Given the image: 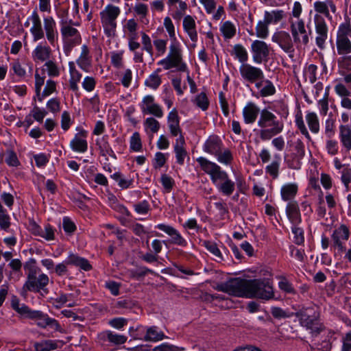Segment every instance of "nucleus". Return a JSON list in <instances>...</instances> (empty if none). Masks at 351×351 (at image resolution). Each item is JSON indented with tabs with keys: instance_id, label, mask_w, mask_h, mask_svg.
<instances>
[{
	"instance_id": "f257e3e1",
	"label": "nucleus",
	"mask_w": 351,
	"mask_h": 351,
	"mask_svg": "<svg viewBox=\"0 0 351 351\" xmlns=\"http://www.w3.org/2000/svg\"><path fill=\"white\" fill-rule=\"evenodd\" d=\"M197 162L201 169L209 176L213 184L219 193L224 196H230L235 191V182L230 178L227 171L216 162L204 157H199Z\"/></svg>"
},
{
	"instance_id": "f03ea898",
	"label": "nucleus",
	"mask_w": 351,
	"mask_h": 351,
	"mask_svg": "<svg viewBox=\"0 0 351 351\" xmlns=\"http://www.w3.org/2000/svg\"><path fill=\"white\" fill-rule=\"evenodd\" d=\"M29 20L32 23L29 32L34 42L43 40L45 36L50 45H53L55 44L58 40V33L56 22L52 16L43 17V27L37 11H33L32 15L29 17Z\"/></svg>"
},
{
	"instance_id": "7ed1b4c3",
	"label": "nucleus",
	"mask_w": 351,
	"mask_h": 351,
	"mask_svg": "<svg viewBox=\"0 0 351 351\" xmlns=\"http://www.w3.org/2000/svg\"><path fill=\"white\" fill-rule=\"evenodd\" d=\"M259 130H254L260 139L266 141L280 134L284 129V123L271 112L269 108L261 110V115L257 121Z\"/></svg>"
},
{
	"instance_id": "20e7f679",
	"label": "nucleus",
	"mask_w": 351,
	"mask_h": 351,
	"mask_svg": "<svg viewBox=\"0 0 351 351\" xmlns=\"http://www.w3.org/2000/svg\"><path fill=\"white\" fill-rule=\"evenodd\" d=\"M215 289L235 297L265 300L278 298L275 297L273 287H215Z\"/></svg>"
},
{
	"instance_id": "39448f33",
	"label": "nucleus",
	"mask_w": 351,
	"mask_h": 351,
	"mask_svg": "<svg viewBox=\"0 0 351 351\" xmlns=\"http://www.w3.org/2000/svg\"><path fill=\"white\" fill-rule=\"evenodd\" d=\"M121 14V10L118 6L112 4L107 5L100 12L101 23L104 34L108 38H113L116 36L117 27V19Z\"/></svg>"
},
{
	"instance_id": "423d86ee",
	"label": "nucleus",
	"mask_w": 351,
	"mask_h": 351,
	"mask_svg": "<svg viewBox=\"0 0 351 351\" xmlns=\"http://www.w3.org/2000/svg\"><path fill=\"white\" fill-rule=\"evenodd\" d=\"M351 25L346 21L339 25L336 39L337 51L339 55H348L351 53Z\"/></svg>"
},
{
	"instance_id": "0eeeda50",
	"label": "nucleus",
	"mask_w": 351,
	"mask_h": 351,
	"mask_svg": "<svg viewBox=\"0 0 351 351\" xmlns=\"http://www.w3.org/2000/svg\"><path fill=\"white\" fill-rule=\"evenodd\" d=\"M252 277L254 276L244 273L240 277L231 279L230 285H270L273 283L272 275L268 269L260 270L258 278L252 279Z\"/></svg>"
},
{
	"instance_id": "6e6552de",
	"label": "nucleus",
	"mask_w": 351,
	"mask_h": 351,
	"mask_svg": "<svg viewBox=\"0 0 351 351\" xmlns=\"http://www.w3.org/2000/svg\"><path fill=\"white\" fill-rule=\"evenodd\" d=\"M60 33L65 52H70L75 46L82 42L80 32L67 22L61 23Z\"/></svg>"
},
{
	"instance_id": "1a4fd4ad",
	"label": "nucleus",
	"mask_w": 351,
	"mask_h": 351,
	"mask_svg": "<svg viewBox=\"0 0 351 351\" xmlns=\"http://www.w3.org/2000/svg\"><path fill=\"white\" fill-rule=\"evenodd\" d=\"M24 269L27 275V282L25 285H47L49 277L47 274L40 273L36 266V261L31 258L24 265Z\"/></svg>"
},
{
	"instance_id": "9d476101",
	"label": "nucleus",
	"mask_w": 351,
	"mask_h": 351,
	"mask_svg": "<svg viewBox=\"0 0 351 351\" xmlns=\"http://www.w3.org/2000/svg\"><path fill=\"white\" fill-rule=\"evenodd\" d=\"M313 9L315 12L313 21L317 18L318 21H329L333 20V15L336 14L337 8L333 0H318L313 3Z\"/></svg>"
},
{
	"instance_id": "9b49d317",
	"label": "nucleus",
	"mask_w": 351,
	"mask_h": 351,
	"mask_svg": "<svg viewBox=\"0 0 351 351\" xmlns=\"http://www.w3.org/2000/svg\"><path fill=\"white\" fill-rule=\"evenodd\" d=\"M350 230L345 224L340 225L336 228L331 235L332 247L335 254H341L346 250L345 242L349 239Z\"/></svg>"
},
{
	"instance_id": "f8f14e48",
	"label": "nucleus",
	"mask_w": 351,
	"mask_h": 351,
	"mask_svg": "<svg viewBox=\"0 0 351 351\" xmlns=\"http://www.w3.org/2000/svg\"><path fill=\"white\" fill-rule=\"evenodd\" d=\"M290 31L295 44H302L306 46L309 43L308 34L305 27V23L302 19L296 21H290Z\"/></svg>"
},
{
	"instance_id": "ddd939ff",
	"label": "nucleus",
	"mask_w": 351,
	"mask_h": 351,
	"mask_svg": "<svg viewBox=\"0 0 351 351\" xmlns=\"http://www.w3.org/2000/svg\"><path fill=\"white\" fill-rule=\"evenodd\" d=\"M239 73L244 82L253 84L264 80V73L261 68L254 66L249 63L241 64Z\"/></svg>"
},
{
	"instance_id": "4468645a",
	"label": "nucleus",
	"mask_w": 351,
	"mask_h": 351,
	"mask_svg": "<svg viewBox=\"0 0 351 351\" xmlns=\"http://www.w3.org/2000/svg\"><path fill=\"white\" fill-rule=\"evenodd\" d=\"M271 40L277 43L285 53H289L290 57H293L295 51L294 42L288 32L282 30L276 32L273 34Z\"/></svg>"
},
{
	"instance_id": "2eb2a0df",
	"label": "nucleus",
	"mask_w": 351,
	"mask_h": 351,
	"mask_svg": "<svg viewBox=\"0 0 351 351\" xmlns=\"http://www.w3.org/2000/svg\"><path fill=\"white\" fill-rule=\"evenodd\" d=\"M253 61L256 64L266 62L269 55V47L264 41L256 40L251 45Z\"/></svg>"
},
{
	"instance_id": "dca6fc26",
	"label": "nucleus",
	"mask_w": 351,
	"mask_h": 351,
	"mask_svg": "<svg viewBox=\"0 0 351 351\" xmlns=\"http://www.w3.org/2000/svg\"><path fill=\"white\" fill-rule=\"evenodd\" d=\"M314 21L315 31V44L317 47L323 50L326 47V43L328 37V27L326 21H318L316 18Z\"/></svg>"
},
{
	"instance_id": "f3484780",
	"label": "nucleus",
	"mask_w": 351,
	"mask_h": 351,
	"mask_svg": "<svg viewBox=\"0 0 351 351\" xmlns=\"http://www.w3.org/2000/svg\"><path fill=\"white\" fill-rule=\"evenodd\" d=\"M261 110L254 102L249 101L243 107L242 115L245 124H253L261 115Z\"/></svg>"
},
{
	"instance_id": "a211bd4d",
	"label": "nucleus",
	"mask_w": 351,
	"mask_h": 351,
	"mask_svg": "<svg viewBox=\"0 0 351 351\" xmlns=\"http://www.w3.org/2000/svg\"><path fill=\"white\" fill-rule=\"evenodd\" d=\"M51 53V47L45 42L36 46L32 52V58L34 62L43 63L50 59Z\"/></svg>"
},
{
	"instance_id": "6ab92c4d",
	"label": "nucleus",
	"mask_w": 351,
	"mask_h": 351,
	"mask_svg": "<svg viewBox=\"0 0 351 351\" xmlns=\"http://www.w3.org/2000/svg\"><path fill=\"white\" fill-rule=\"evenodd\" d=\"M156 228L165 232L166 234L170 236L171 237L172 243L182 247H185L187 245V241L186 239L173 226L164 223H159L156 226Z\"/></svg>"
},
{
	"instance_id": "aec40b11",
	"label": "nucleus",
	"mask_w": 351,
	"mask_h": 351,
	"mask_svg": "<svg viewBox=\"0 0 351 351\" xmlns=\"http://www.w3.org/2000/svg\"><path fill=\"white\" fill-rule=\"evenodd\" d=\"M87 132L81 130L77 133L70 142V147L73 151L78 153H84L88 149V142L86 140Z\"/></svg>"
},
{
	"instance_id": "412c9836",
	"label": "nucleus",
	"mask_w": 351,
	"mask_h": 351,
	"mask_svg": "<svg viewBox=\"0 0 351 351\" xmlns=\"http://www.w3.org/2000/svg\"><path fill=\"white\" fill-rule=\"evenodd\" d=\"M167 57L180 64L179 71L186 72L187 71V66L182 61V49L177 40H171Z\"/></svg>"
},
{
	"instance_id": "4be33fe9",
	"label": "nucleus",
	"mask_w": 351,
	"mask_h": 351,
	"mask_svg": "<svg viewBox=\"0 0 351 351\" xmlns=\"http://www.w3.org/2000/svg\"><path fill=\"white\" fill-rule=\"evenodd\" d=\"M295 315L299 318L301 324L310 329L313 335H317L322 330V328L316 319L302 312L296 313Z\"/></svg>"
},
{
	"instance_id": "5701e85b",
	"label": "nucleus",
	"mask_w": 351,
	"mask_h": 351,
	"mask_svg": "<svg viewBox=\"0 0 351 351\" xmlns=\"http://www.w3.org/2000/svg\"><path fill=\"white\" fill-rule=\"evenodd\" d=\"M167 125L173 136H183L180 125V117L176 108H173L167 115Z\"/></svg>"
},
{
	"instance_id": "b1692460",
	"label": "nucleus",
	"mask_w": 351,
	"mask_h": 351,
	"mask_svg": "<svg viewBox=\"0 0 351 351\" xmlns=\"http://www.w3.org/2000/svg\"><path fill=\"white\" fill-rule=\"evenodd\" d=\"M223 147L221 139L217 135H211L205 141L203 149L205 152L215 156Z\"/></svg>"
},
{
	"instance_id": "393cba45",
	"label": "nucleus",
	"mask_w": 351,
	"mask_h": 351,
	"mask_svg": "<svg viewBox=\"0 0 351 351\" xmlns=\"http://www.w3.org/2000/svg\"><path fill=\"white\" fill-rule=\"evenodd\" d=\"M286 214L293 226L298 225L301 223V214L298 204L295 201H291L287 204Z\"/></svg>"
},
{
	"instance_id": "a878e982",
	"label": "nucleus",
	"mask_w": 351,
	"mask_h": 351,
	"mask_svg": "<svg viewBox=\"0 0 351 351\" xmlns=\"http://www.w3.org/2000/svg\"><path fill=\"white\" fill-rule=\"evenodd\" d=\"M183 28L193 42L195 43L197 41L196 23L192 16L186 15L184 17Z\"/></svg>"
},
{
	"instance_id": "bb28decb",
	"label": "nucleus",
	"mask_w": 351,
	"mask_h": 351,
	"mask_svg": "<svg viewBox=\"0 0 351 351\" xmlns=\"http://www.w3.org/2000/svg\"><path fill=\"white\" fill-rule=\"evenodd\" d=\"M184 136H180L176 140V143L173 146L176 162L180 165L184 164V158L187 156V152L184 148Z\"/></svg>"
},
{
	"instance_id": "cd10ccee",
	"label": "nucleus",
	"mask_w": 351,
	"mask_h": 351,
	"mask_svg": "<svg viewBox=\"0 0 351 351\" xmlns=\"http://www.w3.org/2000/svg\"><path fill=\"white\" fill-rule=\"evenodd\" d=\"M339 130V138L341 145L347 152H349L351 150V126L340 125Z\"/></svg>"
},
{
	"instance_id": "c85d7f7f",
	"label": "nucleus",
	"mask_w": 351,
	"mask_h": 351,
	"mask_svg": "<svg viewBox=\"0 0 351 351\" xmlns=\"http://www.w3.org/2000/svg\"><path fill=\"white\" fill-rule=\"evenodd\" d=\"M77 65L84 71L88 72L91 66L92 57L87 45H84L81 48V53L77 60Z\"/></svg>"
},
{
	"instance_id": "c756f323",
	"label": "nucleus",
	"mask_w": 351,
	"mask_h": 351,
	"mask_svg": "<svg viewBox=\"0 0 351 351\" xmlns=\"http://www.w3.org/2000/svg\"><path fill=\"white\" fill-rule=\"evenodd\" d=\"M101 339L107 341L110 343L114 346H119L126 342L128 338L123 335L114 333L110 330H106L100 335Z\"/></svg>"
},
{
	"instance_id": "7c9ffc66",
	"label": "nucleus",
	"mask_w": 351,
	"mask_h": 351,
	"mask_svg": "<svg viewBox=\"0 0 351 351\" xmlns=\"http://www.w3.org/2000/svg\"><path fill=\"white\" fill-rule=\"evenodd\" d=\"M66 263H68L69 265H72L78 267L84 271H89L92 268L91 265L87 259L73 253L69 254L66 258Z\"/></svg>"
},
{
	"instance_id": "2f4dec72",
	"label": "nucleus",
	"mask_w": 351,
	"mask_h": 351,
	"mask_svg": "<svg viewBox=\"0 0 351 351\" xmlns=\"http://www.w3.org/2000/svg\"><path fill=\"white\" fill-rule=\"evenodd\" d=\"M298 186L296 183H288L283 185L280 190L281 197L284 201H290L296 195Z\"/></svg>"
},
{
	"instance_id": "473e14b6",
	"label": "nucleus",
	"mask_w": 351,
	"mask_h": 351,
	"mask_svg": "<svg viewBox=\"0 0 351 351\" xmlns=\"http://www.w3.org/2000/svg\"><path fill=\"white\" fill-rule=\"evenodd\" d=\"M69 88L77 93L79 90L78 83L81 80L82 74L75 69L73 63H69Z\"/></svg>"
},
{
	"instance_id": "72a5a7b5",
	"label": "nucleus",
	"mask_w": 351,
	"mask_h": 351,
	"mask_svg": "<svg viewBox=\"0 0 351 351\" xmlns=\"http://www.w3.org/2000/svg\"><path fill=\"white\" fill-rule=\"evenodd\" d=\"M286 17V13L282 10H274L270 12L265 11L264 19L269 24H277Z\"/></svg>"
},
{
	"instance_id": "f704fd0d",
	"label": "nucleus",
	"mask_w": 351,
	"mask_h": 351,
	"mask_svg": "<svg viewBox=\"0 0 351 351\" xmlns=\"http://www.w3.org/2000/svg\"><path fill=\"white\" fill-rule=\"evenodd\" d=\"M111 178L117 182L118 186L121 189H127L132 186L134 183L133 177H132L130 175L125 177L119 171L111 175Z\"/></svg>"
},
{
	"instance_id": "c9c22d12",
	"label": "nucleus",
	"mask_w": 351,
	"mask_h": 351,
	"mask_svg": "<svg viewBox=\"0 0 351 351\" xmlns=\"http://www.w3.org/2000/svg\"><path fill=\"white\" fill-rule=\"evenodd\" d=\"M162 69L158 68L152 73L145 81V85L153 90H156L162 83V79L159 73Z\"/></svg>"
},
{
	"instance_id": "e433bc0d",
	"label": "nucleus",
	"mask_w": 351,
	"mask_h": 351,
	"mask_svg": "<svg viewBox=\"0 0 351 351\" xmlns=\"http://www.w3.org/2000/svg\"><path fill=\"white\" fill-rule=\"evenodd\" d=\"M215 156L219 163L226 166L230 165L234 160L232 152L229 149L223 147Z\"/></svg>"
},
{
	"instance_id": "4c0bfd02",
	"label": "nucleus",
	"mask_w": 351,
	"mask_h": 351,
	"mask_svg": "<svg viewBox=\"0 0 351 351\" xmlns=\"http://www.w3.org/2000/svg\"><path fill=\"white\" fill-rule=\"evenodd\" d=\"M220 32L225 39H230L236 35L237 28L235 25L230 21H226L220 26Z\"/></svg>"
},
{
	"instance_id": "58836bf2",
	"label": "nucleus",
	"mask_w": 351,
	"mask_h": 351,
	"mask_svg": "<svg viewBox=\"0 0 351 351\" xmlns=\"http://www.w3.org/2000/svg\"><path fill=\"white\" fill-rule=\"evenodd\" d=\"M43 71L47 72L48 76L51 77H56L60 75V69L58 63L50 59L45 62Z\"/></svg>"
},
{
	"instance_id": "ea45409f",
	"label": "nucleus",
	"mask_w": 351,
	"mask_h": 351,
	"mask_svg": "<svg viewBox=\"0 0 351 351\" xmlns=\"http://www.w3.org/2000/svg\"><path fill=\"white\" fill-rule=\"evenodd\" d=\"M306 121L309 130L314 134L319 131V121L317 115L313 112H308L306 114Z\"/></svg>"
},
{
	"instance_id": "a19ab883",
	"label": "nucleus",
	"mask_w": 351,
	"mask_h": 351,
	"mask_svg": "<svg viewBox=\"0 0 351 351\" xmlns=\"http://www.w3.org/2000/svg\"><path fill=\"white\" fill-rule=\"evenodd\" d=\"M165 337L162 331H158L156 326H152L147 329V332L144 337V340L149 341H158Z\"/></svg>"
},
{
	"instance_id": "79ce46f5",
	"label": "nucleus",
	"mask_w": 351,
	"mask_h": 351,
	"mask_svg": "<svg viewBox=\"0 0 351 351\" xmlns=\"http://www.w3.org/2000/svg\"><path fill=\"white\" fill-rule=\"evenodd\" d=\"M232 55H234L242 64L247 63L248 53L245 48L241 44L234 45Z\"/></svg>"
},
{
	"instance_id": "37998d69",
	"label": "nucleus",
	"mask_w": 351,
	"mask_h": 351,
	"mask_svg": "<svg viewBox=\"0 0 351 351\" xmlns=\"http://www.w3.org/2000/svg\"><path fill=\"white\" fill-rule=\"evenodd\" d=\"M204 245L207 250L215 256L214 259L215 261L221 262L223 260V255L215 243L210 241H205L204 242Z\"/></svg>"
},
{
	"instance_id": "c03bdc74",
	"label": "nucleus",
	"mask_w": 351,
	"mask_h": 351,
	"mask_svg": "<svg viewBox=\"0 0 351 351\" xmlns=\"http://www.w3.org/2000/svg\"><path fill=\"white\" fill-rule=\"evenodd\" d=\"M37 325L41 328H45L47 326H49L56 330H58L60 328V324L57 320L50 318L43 313L42 314V316L38 317L37 319Z\"/></svg>"
},
{
	"instance_id": "a18cd8bd",
	"label": "nucleus",
	"mask_w": 351,
	"mask_h": 351,
	"mask_svg": "<svg viewBox=\"0 0 351 351\" xmlns=\"http://www.w3.org/2000/svg\"><path fill=\"white\" fill-rule=\"evenodd\" d=\"M263 83V87L258 91L259 95L262 97L274 95L276 93V88L273 83L269 80H265Z\"/></svg>"
},
{
	"instance_id": "49530a36",
	"label": "nucleus",
	"mask_w": 351,
	"mask_h": 351,
	"mask_svg": "<svg viewBox=\"0 0 351 351\" xmlns=\"http://www.w3.org/2000/svg\"><path fill=\"white\" fill-rule=\"evenodd\" d=\"M269 25L265 19L259 21L256 27V36L262 39L267 38L269 36Z\"/></svg>"
},
{
	"instance_id": "de8ad7c7",
	"label": "nucleus",
	"mask_w": 351,
	"mask_h": 351,
	"mask_svg": "<svg viewBox=\"0 0 351 351\" xmlns=\"http://www.w3.org/2000/svg\"><path fill=\"white\" fill-rule=\"evenodd\" d=\"M278 158V160L272 161L269 165H267L265 167L266 173L271 176L273 179L277 178L279 175L280 158L277 155H276L275 158Z\"/></svg>"
},
{
	"instance_id": "09e8293b",
	"label": "nucleus",
	"mask_w": 351,
	"mask_h": 351,
	"mask_svg": "<svg viewBox=\"0 0 351 351\" xmlns=\"http://www.w3.org/2000/svg\"><path fill=\"white\" fill-rule=\"evenodd\" d=\"M57 348V342L53 340H45L35 344L36 351H50Z\"/></svg>"
},
{
	"instance_id": "8fccbe9b",
	"label": "nucleus",
	"mask_w": 351,
	"mask_h": 351,
	"mask_svg": "<svg viewBox=\"0 0 351 351\" xmlns=\"http://www.w3.org/2000/svg\"><path fill=\"white\" fill-rule=\"evenodd\" d=\"M133 10L136 16H138L141 20L147 17L149 14V7L143 3H137L133 7Z\"/></svg>"
},
{
	"instance_id": "3c124183",
	"label": "nucleus",
	"mask_w": 351,
	"mask_h": 351,
	"mask_svg": "<svg viewBox=\"0 0 351 351\" xmlns=\"http://www.w3.org/2000/svg\"><path fill=\"white\" fill-rule=\"evenodd\" d=\"M193 102L198 108L204 111L206 110L209 106V101L205 93H201L197 95Z\"/></svg>"
},
{
	"instance_id": "603ef678",
	"label": "nucleus",
	"mask_w": 351,
	"mask_h": 351,
	"mask_svg": "<svg viewBox=\"0 0 351 351\" xmlns=\"http://www.w3.org/2000/svg\"><path fill=\"white\" fill-rule=\"evenodd\" d=\"M341 56L337 61L339 67L348 73H351V56L348 54Z\"/></svg>"
},
{
	"instance_id": "864d4df0",
	"label": "nucleus",
	"mask_w": 351,
	"mask_h": 351,
	"mask_svg": "<svg viewBox=\"0 0 351 351\" xmlns=\"http://www.w3.org/2000/svg\"><path fill=\"white\" fill-rule=\"evenodd\" d=\"M163 25H164V27H165L171 40H174V41L176 40H177L176 36L175 27H174V25H173L171 18L169 16H166L164 19Z\"/></svg>"
},
{
	"instance_id": "5fc2aeb1",
	"label": "nucleus",
	"mask_w": 351,
	"mask_h": 351,
	"mask_svg": "<svg viewBox=\"0 0 351 351\" xmlns=\"http://www.w3.org/2000/svg\"><path fill=\"white\" fill-rule=\"evenodd\" d=\"M162 185L165 193H170L173 188L175 182L173 179L167 174H162L160 178Z\"/></svg>"
},
{
	"instance_id": "6e6d98bb",
	"label": "nucleus",
	"mask_w": 351,
	"mask_h": 351,
	"mask_svg": "<svg viewBox=\"0 0 351 351\" xmlns=\"http://www.w3.org/2000/svg\"><path fill=\"white\" fill-rule=\"evenodd\" d=\"M130 149L134 152H139L142 149V143L140 134L135 132L130 138Z\"/></svg>"
},
{
	"instance_id": "4d7b16f0",
	"label": "nucleus",
	"mask_w": 351,
	"mask_h": 351,
	"mask_svg": "<svg viewBox=\"0 0 351 351\" xmlns=\"http://www.w3.org/2000/svg\"><path fill=\"white\" fill-rule=\"evenodd\" d=\"M295 125L301 134H303L308 141H311V137L308 133V131L304 124L303 118L301 115H297L295 117Z\"/></svg>"
},
{
	"instance_id": "13d9d810",
	"label": "nucleus",
	"mask_w": 351,
	"mask_h": 351,
	"mask_svg": "<svg viewBox=\"0 0 351 351\" xmlns=\"http://www.w3.org/2000/svg\"><path fill=\"white\" fill-rule=\"evenodd\" d=\"M134 209L139 215H147L151 210L149 203L147 200H143L135 204Z\"/></svg>"
},
{
	"instance_id": "bf43d9fd",
	"label": "nucleus",
	"mask_w": 351,
	"mask_h": 351,
	"mask_svg": "<svg viewBox=\"0 0 351 351\" xmlns=\"http://www.w3.org/2000/svg\"><path fill=\"white\" fill-rule=\"evenodd\" d=\"M145 130H150L152 133H156L160 129V123L153 117H148L145 120Z\"/></svg>"
},
{
	"instance_id": "052dcab7",
	"label": "nucleus",
	"mask_w": 351,
	"mask_h": 351,
	"mask_svg": "<svg viewBox=\"0 0 351 351\" xmlns=\"http://www.w3.org/2000/svg\"><path fill=\"white\" fill-rule=\"evenodd\" d=\"M158 64L162 66L165 70L177 68V70L179 71L180 64L167 56L158 61Z\"/></svg>"
},
{
	"instance_id": "680f3d73",
	"label": "nucleus",
	"mask_w": 351,
	"mask_h": 351,
	"mask_svg": "<svg viewBox=\"0 0 351 351\" xmlns=\"http://www.w3.org/2000/svg\"><path fill=\"white\" fill-rule=\"evenodd\" d=\"M42 238L46 239L47 241H52L55 239V230L54 228L49 223L45 224L44 228H42Z\"/></svg>"
},
{
	"instance_id": "e2e57ef3",
	"label": "nucleus",
	"mask_w": 351,
	"mask_h": 351,
	"mask_svg": "<svg viewBox=\"0 0 351 351\" xmlns=\"http://www.w3.org/2000/svg\"><path fill=\"white\" fill-rule=\"evenodd\" d=\"M167 40L158 38L154 40V45L158 56L165 54L167 50Z\"/></svg>"
},
{
	"instance_id": "0e129e2a",
	"label": "nucleus",
	"mask_w": 351,
	"mask_h": 351,
	"mask_svg": "<svg viewBox=\"0 0 351 351\" xmlns=\"http://www.w3.org/2000/svg\"><path fill=\"white\" fill-rule=\"evenodd\" d=\"M271 313L276 319L287 318L293 315V313L287 312L280 307H272Z\"/></svg>"
},
{
	"instance_id": "69168bd1",
	"label": "nucleus",
	"mask_w": 351,
	"mask_h": 351,
	"mask_svg": "<svg viewBox=\"0 0 351 351\" xmlns=\"http://www.w3.org/2000/svg\"><path fill=\"white\" fill-rule=\"evenodd\" d=\"M11 70L13 71L14 74L19 77H24L26 75L25 69L22 66L19 60L12 62L10 64Z\"/></svg>"
},
{
	"instance_id": "338daca9",
	"label": "nucleus",
	"mask_w": 351,
	"mask_h": 351,
	"mask_svg": "<svg viewBox=\"0 0 351 351\" xmlns=\"http://www.w3.org/2000/svg\"><path fill=\"white\" fill-rule=\"evenodd\" d=\"M5 160L10 167H17L20 165L16 153L12 150L8 151Z\"/></svg>"
},
{
	"instance_id": "774afa93",
	"label": "nucleus",
	"mask_w": 351,
	"mask_h": 351,
	"mask_svg": "<svg viewBox=\"0 0 351 351\" xmlns=\"http://www.w3.org/2000/svg\"><path fill=\"white\" fill-rule=\"evenodd\" d=\"M341 182L348 190L349 184L351 182V168L344 167L341 171Z\"/></svg>"
}]
</instances>
